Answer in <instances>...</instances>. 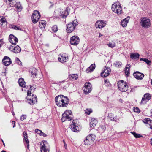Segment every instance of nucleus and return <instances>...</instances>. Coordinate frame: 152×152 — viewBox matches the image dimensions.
<instances>
[{
  "instance_id": "f257e3e1",
  "label": "nucleus",
  "mask_w": 152,
  "mask_h": 152,
  "mask_svg": "<svg viewBox=\"0 0 152 152\" xmlns=\"http://www.w3.org/2000/svg\"><path fill=\"white\" fill-rule=\"evenodd\" d=\"M55 101L57 106L62 107H67L69 102L67 97L65 96L62 95L56 96Z\"/></svg>"
},
{
  "instance_id": "f03ea898",
  "label": "nucleus",
  "mask_w": 152,
  "mask_h": 152,
  "mask_svg": "<svg viewBox=\"0 0 152 152\" xmlns=\"http://www.w3.org/2000/svg\"><path fill=\"white\" fill-rule=\"evenodd\" d=\"M111 10L113 12L118 15L123 13L121 5L118 2H115L112 5Z\"/></svg>"
},
{
  "instance_id": "7ed1b4c3",
  "label": "nucleus",
  "mask_w": 152,
  "mask_h": 152,
  "mask_svg": "<svg viewBox=\"0 0 152 152\" xmlns=\"http://www.w3.org/2000/svg\"><path fill=\"white\" fill-rule=\"evenodd\" d=\"M78 24L77 20H75L66 25V31L67 33L72 32L75 30L76 26Z\"/></svg>"
},
{
  "instance_id": "20e7f679",
  "label": "nucleus",
  "mask_w": 152,
  "mask_h": 152,
  "mask_svg": "<svg viewBox=\"0 0 152 152\" xmlns=\"http://www.w3.org/2000/svg\"><path fill=\"white\" fill-rule=\"evenodd\" d=\"M118 86L119 90L122 92L126 91L128 88L127 83L123 80H120L118 82Z\"/></svg>"
},
{
  "instance_id": "39448f33",
  "label": "nucleus",
  "mask_w": 152,
  "mask_h": 152,
  "mask_svg": "<svg viewBox=\"0 0 152 152\" xmlns=\"http://www.w3.org/2000/svg\"><path fill=\"white\" fill-rule=\"evenodd\" d=\"M72 119V112L71 110L65 111L62 114L61 120L62 122L66 121H70Z\"/></svg>"
},
{
  "instance_id": "423d86ee",
  "label": "nucleus",
  "mask_w": 152,
  "mask_h": 152,
  "mask_svg": "<svg viewBox=\"0 0 152 152\" xmlns=\"http://www.w3.org/2000/svg\"><path fill=\"white\" fill-rule=\"evenodd\" d=\"M140 24L142 28H148L151 26L150 20L146 17L142 18H141Z\"/></svg>"
},
{
  "instance_id": "0eeeda50",
  "label": "nucleus",
  "mask_w": 152,
  "mask_h": 152,
  "mask_svg": "<svg viewBox=\"0 0 152 152\" xmlns=\"http://www.w3.org/2000/svg\"><path fill=\"white\" fill-rule=\"evenodd\" d=\"M96 136L93 134H91L87 136L86 139L84 141V143L87 145H90L95 140Z\"/></svg>"
},
{
  "instance_id": "6e6552de",
  "label": "nucleus",
  "mask_w": 152,
  "mask_h": 152,
  "mask_svg": "<svg viewBox=\"0 0 152 152\" xmlns=\"http://www.w3.org/2000/svg\"><path fill=\"white\" fill-rule=\"evenodd\" d=\"M41 17L39 12L37 10L34 11L32 16V19L33 23H36L38 21Z\"/></svg>"
},
{
  "instance_id": "1a4fd4ad",
  "label": "nucleus",
  "mask_w": 152,
  "mask_h": 152,
  "mask_svg": "<svg viewBox=\"0 0 152 152\" xmlns=\"http://www.w3.org/2000/svg\"><path fill=\"white\" fill-rule=\"evenodd\" d=\"M80 39L79 37L76 35L72 37L70 39V42L71 45H77L80 42Z\"/></svg>"
},
{
  "instance_id": "9d476101",
  "label": "nucleus",
  "mask_w": 152,
  "mask_h": 152,
  "mask_svg": "<svg viewBox=\"0 0 152 152\" xmlns=\"http://www.w3.org/2000/svg\"><path fill=\"white\" fill-rule=\"evenodd\" d=\"M84 93L86 94L91 92V84L90 82L86 83L83 88Z\"/></svg>"
},
{
  "instance_id": "9b49d317",
  "label": "nucleus",
  "mask_w": 152,
  "mask_h": 152,
  "mask_svg": "<svg viewBox=\"0 0 152 152\" xmlns=\"http://www.w3.org/2000/svg\"><path fill=\"white\" fill-rule=\"evenodd\" d=\"M111 72V69L108 67H105L104 70L101 73V75L102 77H105L108 76Z\"/></svg>"
},
{
  "instance_id": "f8f14e48",
  "label": "nucleus",
  "mask_w": 152,
  "mask_h": 152,
  "mask_svg": "<svg viewBox=\"0 0 152 152\" xmlns=\"http://www.w3.org/2000/svg\"><path fill=\"white\" fill-rule=\"evenodd\" d=\"M68 58L66 54L63 53L58 56V60L62 63L66 62L68 61Z\"/></svg>"
},
{
  "instance_id": "ddd939ff",
  "label": "nucleus",
  "mask_w": 152,
  "mask_h": 152,
  "mask_svg": "<svg viewBox=\"0 0 152 152\" xmlns=\"http://www.w3.org/2000/svg\"><path fill=\"white\" fill-rule=\"evenodd\" d=\"M106 25V22L102 20H98L95 24L96 28H102L104 27Z\"/></svg>"
},
{
  "instance_id": "4468645a",
  "label": "nucleus",
  "mask_w": 152,
  "mask_h": 152,
  "mask_svg": "<svg viewBox=\"0 0 152 152\" xmlns=\"http://www.w3.org/2000/svg\"><path fill=\"white\" fill-rule=\"evenodd\" d=\"M133 75L135 78L137 80L142 79L144 76L143 74L138 71L134 72L133 74Z\"/></svg>"
},
{
  "instance_id": "2eb2a0df",
  "label": "nucleus",
  "mask_w": 152,
  "mask_h": 152,
  "mask_svg": "<svg viewBox=\"0 0 152 152\" xmlns=\"http://www.w3.org/2000/svg\"><path fill=\"white\" fill-rule=\"evenodd\" d=\"M70 128L71 130L75 132H78L80 131L79 128L78 126V124L72 122L70 125Z\"/></svg>"
},
{
  "instance_id": "dca6fc26",
  "label": "nucleus",
  "mask_w": 152,
  "mask_h": 152,
  "mask_svg": "<svg viewBox=\"0 0 152 152\" xmlns=\"http://www.w3.org/2000/svg\"><path fill=\"white\" fill-rule=\"evenodd\" d=\"M2 62L5 66H8L12 63L11 59L8 56H5L2 60Z\"/></svg>"
},
{
  "instance_id": "f3484780",
  "label": "nucleus",
  "mask_w": 152,
  "mask_h": 152,
  "mask_svg": "<svg viewBox=\"0 0 152 152\" xmlns=\"http://www.w3.org/2000/svg\"><path fill=\"white\" fill-rule=\"evenodd\" d=\"M10 42L13 45H15L18 42V39L12 34H10L9 37Z\"/></svg>"
},
{
  "instance_id": "a211bd4d",
  "label": "nucleus",
  "mask_w": 152,
  "mask_h": 152,
  "mask_svg": "<svg viewBox=\"0 0 152 152\" xmlns=\"http://www.w3.org/2000/svg\"><path fill=\"white\" fill-rule=\"evenodd\" d=\"M43 145L40 147L41 152H49V150L48 149H46V145L48 144L47 141H43Z\"/></svg>"
},
{
  "instance_id": "6ab92c4d",
  "label": "nucleus",
  "mask_w": 152,
  "mask_h": 152,
  "mask_svg": "<svg viewBox=\"0 0 152 152\" xmlns=\"http://www.w3.org/2000/svg\"><path fill=\"white\" fill-rule=\"evenodd\" d=\"M130 18L129 16H127L126 18L124 19L121 20V25L123 27H126V26Z\"/></svg>"
},
{
  "instance_id": "aec40b11",
  "label": "nucleus",
  "mask_w": 152,
  "mask_h": 152,
  "mask_svg": "<svg viewBox=\"0 0 152 152\" xmlns=\"http://www.w3.org/2000/svg\"><path fill=\"white\" fill-rule=\"evenodd\" d=\"M13 47V52L14 53H17L20 52L21 51V48L19 46L15 45V46L10 47H9V49H11V48L12 49Z\"/></svg>"
},
{
  "instance_id": "412c9836",
  "label": "nucleus",
  "mask_w": 152,
  "mask_h": 152,
  "mask_svg": "<svg viewBox=\"0 0 152 152\" xmlns=\"http://www.w3.org/2000/svg\"><path fill=\"white\" fill-rule=\"evenodd\" d=\"M97 122V120L95 118H92L91 119V121H90V126L91 129H93L94 128Z\"/></svg>"
},
{
  "instance_id": "4be33fe9",
  "label": "nucleus",
  "mask_w": 152,
  "mask_h": 152,
  "mask_svg": "<svg viewBox=\"0 0 152 152\" xmlns=\"http://www.w3.org/2000/svg\"><path fill=\"white\" fill-rule=\"evenodd\" d=\"M0 21L1 23V26L4 27L7 26V22L5 17L2 16L0 17Z\"/></svg>"
},
{
  "instance_id": "5701e85b",
  "label": "nucleus",
  "mask_w": 152,
  "mask_h": 152,
  "mask_svg": "<svg viewBox=\"0 0 152 152\" xmlns=\"http://www.w3.org/2000/svg\"><path fill=\"white\" fill-rule=\"evenodd\" d=\"M27 101L29 104L33 105L37 102V97L33 98L32 99L30 98L29 99L28 98L27 100Z\"/></svg>"
},
{
  "instance_id": "b1692460",
  "label": "nucleus",
  "mask_w": 152,
  "mask_h": 152,
  "mask_svg": "<svg viewBox=\"0 0 152 152\" xmlns=\"http://www.w3.org/2000/svg\"><path fill=\"white\" fill-rule=\"evenodd\" d=\"M95 64H92L91 66L88 67L86 70L87 73H88L92 72L95 69Z\"/></svg>"
},
{
  "instance_id": "393cba45",
  "label": "nucleus",
  "mask_w": 152,
  "mask_h": 152,
  "mask_svg": "<svg viewBox=\"0 0 152 152\" xmlns=\"http://www.w3.org/2000/svg\"><path fill=\"white\" fill-rule=\"evenodd\" d=\"M18 12H20L22 9V7L20 2H17L15 5H14Z\"/></svg>"
},
{
  "instance_id": "a878e982",
  "label": "nucleus",
  "mask_w": 152,
  "mask_h": 152,
  "mask_svg": "<svg viewBox=\"0 0 152 152\" xmlns=\"http://www.w3.org/2000/svg\"><path fill=\"white\" fill-rule=\"evenodd\" d=\"M143 122L145 124H148L150 126V128L152 129V127H151L152 126V121L149 118H145L142 120Z\"/></svg>"
},
{
  "instance_id": "bb28decb",
  "label": "nucleus",
  "mask_w": 152,
  "mask_h": 152,
  "mask_svg": "<svg viewBox=\"0 0 152 152\" xmlns=\"http://www.w3.org/2000/svg\"><path fill=\"white\" fill-rule=\"evenodd\" d=\"M69 77L70 79L73 80H76L78 78V75L76 74L69 75Z\"/></svg>"
},
{
  "instance_id": "cd10ccee",
  "label": "nucleus",
  "mask_w": 152,
  "mask_h": 152,
  "mask_svg": "<svg viewBox=\"0 0 152 152\" xmlns=\"http://www.w3.org/2000/svg\"><path fill=\"white\" fill-rule=\"evenodd\" d=\"M140 55L137 53H132L130 54V57L132 59H135L139 58Z\"/></svg>"
},
{
  "instance_id": "c85d7f7f",
  "label": "nucleus",
  "mask_w": 152,
  "mask_h": 152,
  "mask_svg": "<svg viewBox=\"0 0 152 152\" xmlns=\"http://www.w3.org/2000/svg\"><path fill=\"white\" fill-rule=\"evenodd\" d=\"M23 139L24 141L25 142L26 144H28V143H29V141L27 133L26 132L24 131L23 132Z\"/></svg>"
},
{
  "instance_id": "c756f323",
  "label": "nucleus",
  "mask_w": 152,
  "mask_h": 152,
  "mask_svg": "<svg viewBox=\"0 0 152 152\" xmlns=\"http://www.w3.org/2000/svg\"><path fill=\"white\" fill-rule=\"evenodd\" d=\"M18 83L20 86L22 87H25V82L23 79L20 78L18 80Z\"/></svg>"
},
{
  "instance_id": "7c9ffc66",
  "label": "nucleus",
  "mask_w": 152,
  "mask_h": 152,
  "mask_svg": "<svg viewBox=\"0 0 152 152\" xmlns=\"http://www.w3.org/2000/svg\"><path fill=\"white\" fill-rule=\"evenodd\" d=\"M30 71L33 77H36L37 71V69L34 68H32L31 69Z\"/></svg>"
},
{
  "instance_id": "2f4dec72",
  "label": "nucleus",
  "mask_w": 152,
  "mask_h": 152,
  "mask_svg": "<svg viewBox=\"0 0 152 152\" xmlns=\"http://www.w3.org/2000/svg\"><path fill=\"white\" fill-rule=\"evenodd\" d=\"M46 22L45 20H41L39 22V26L42 28H45Z\"/></svg>"
},
{
  "instance_id": "473e14b6",
  "label": "nucleus",
  "mask_w": 152,
  "mask_h": 152,
  "mask_svg": "<svg viewBox=\"0 0 152 152\" xmlns=\"http://www.w3.org/2000/svg\"><path fill=\"white\" fill-rule=\"evenodd\" d=\"M69 14V11L68 10V8H66L64 12V13L62 12V14H61V17L64 18H66Z\"/></svg>"
},
{
  "instance_id": "72a5a7b5",
  "label": "nucleus",
  "mask_w": 152,
  "mask_h": 152,
  "mask_svg": "<svg viewBox=\"0 0 152 152\" xmlns=\"http://www.w3.org/2000/svg\"><path fill=\"white\" fill-rule=\"evenodd\" d=\"M130 67V65L129 64H127L126 66L125 67V72L126 74L127 75H129V74Z\"/></svg>"
},
{
  "instance_id": "f704fd0d",
  "label": "nucleus",
  "mask_w": 152,
  "mask_h": 152,
  "mask_svg": "<svg viewBox=\"0 0 152 152\" xmlns=\"http://www.w3.org/2000/svg\"><path fill=\"white\" fill-rule=\"evenodd\" d=\"M10 28L16 30H21V28L20 26L14 25H11Z\"/></svg>"
},
{
  "instance_id": "c9c22d12",
  "label": "nucleus",
  "mask_w": 152,
  "mask_h": 152,
  "mask_svg": "<svg viewBox=\"0 0 152 152\" xmlns=\"http://www.w3.org/2000/svg\"><path fill=\"white\" fill-rule=\"evenodd\" d=\"M143 97L148 101L151 99V96L149 93H146L144 95Z\"/></svg>"
},
{
  "instance_id": "e433bc0d",
  "label": "nucleus",
  "mask_w": 152,
  "mask_h": 152,
  "mask_svg": "<svg viewBox=\"0 0 152 152\" xmlns=\"http://www.w3.org/2000/svg\"><path fill=\"white\" fill-rule=\"evenodd\" d=\"M131 133L136 138H140L142 137L140 134H138L134 132H131Z\"/></svg>"
},
{
  "instance_id": "4c0bfd02",
  "label": "nucleus",
  "mask_w": 152,
  "mask_h": 152,
  "mask_svg": "<svg viewBox=\"0 0 152 152\" xmlns=\"http://www.w3.org/2000/svg\"><path fill=\"white\" fill-rule=\"evenodd\" d=\"M108 119L110 121H113V114L112 113H109L107 116Z\"/></svg>"
},
{
  "instance_id": "58836bf2",
  "label": "nucleus",
  "mask_w": 152,
  "mask_h": 152,
  "mask_svg": "<svg viewBox=\"0 0 152 152\" xmlns=\"http://www.w3.org/2000/svg\"><path fill=\"white\" fill-rule=\"evenodd\" d=\"M148 101L147 100L145 99V98L143 97L142 98V100L140 102V104H145L146 103V102Z\"/></svg>"
},
{
  "instance_id": "ea45409f",
  "label": "nucleus",
  "mask_w": 152,
  "mask_h": 152,
  "mask_svg": "<svg viewBox=\"0 0 152 152\" xmlns=\"http://www.w3.org/2000/svg\"><path fill=\"white\" fill-rule=\"evenodd\" d=\"M52 30L54 32H56L58 30V28L57 26L56 25L53 26L52 27Z\"/></svg>"
},
{
  "instance_id": "a19ab883",
  "label": "nucleus",
  "mask_w": 152,
  "mask_h": 152,
  "mask_svg": "<svg viewBox=\"0 0 152 152\" xmlns=\"http://www.w3.org/2000/svg\"><path fill=\"white\" fill-rule=\"evenodd\" d=\"M122 64L121 62L119 61H116L115 63V66L117 67H120Z\"/></svg>"
},
{
  "instance_id": "79ce46f5",
  "label": "nucleus",
  "mask_w": 152,
  "mask_h": 152,
  "mask_svg": "<svg viewBox=\"0 0 152 152\" xmlns=\"http://www.w3.org/2000/svg\"><path fill=\"white\" fill-rule=\"evenodd\" d=\"M108 46L111 48H113L115 46V44L114 42H110L107 44Z\"/></svg>"
},
{
  "instance_id": "37998d69",
  "label": "nucleus",
  "mask_w": 152,
  "mask_h": 152,
  "mask_svg": "<svg viewBox=\"0 0 152 152\" xmlns=\"http://www.w3.org/2000/svg\"><path fill=\"white\" fill-rule=\"evenodd\" d=\"M85 112L86 114L89 115L92 112V111L91 109H86L85 110Z\"/></svg>"
},
{
  "instance_id": "c03bdc74",
  "label": "nucleus",
  "mask_w": 152,
  "mask_h": 152,
  "mask_svg": "<svg viewBox=\"0 0 152 152\" xmlns=\"http://www.w3.org/2000/svg\"><path fill=\"white\" fill-rule=\"evenodd\" d=\"M99 129L101 132H103L106 129V127L104 125H102Z\"/></svg>"
},
{
  "instance_id": "a18cd8bd",
  "label": "nucleus",
  "mask_w": 152,
  "mask_h": 152,
  "mask_svg": "<svg viewBox=\"0 0 152 152\" xmlns=\"http://www.w3.org/2000/svg\"><path fill=\"white\" fill-rule=\"evenodd\" d=\"M104 85L107 86H111V84L107 80H104Z\"/></svg>"
},
{
  "instance_id": "49530a36",
  "label": "nucleus",
  "mask_w": 152,
  "mask_h": 152,
  "mask_svg": "<svg viewBox=\"0 0 152 152\" xmlns=\"http://www.w3.org/2000/svg\"><path fill=\"white\" fill-rule=\"evenodd\" d=\"M16 61L18 64L20 65H22V63L19 60V59L18 58H16Z\"/></svg>"
},
{
  "instance_id": "de8ad7c7",
  "label": "nucleus",
  "mask_w": 152,
  "mask_h": 152,
  "mask_svg": "<svg viewBox=\"0 0 152 152\" xmlns=\"http://www.w3.org/2000/svg\"><path fill=\"white\" fill-rule=\"evenodd\" d=\"M134 111L135 112L139 113L140 112V110L139 108L137 107H134L133 109Z\"/></svg>"
},
{
  "instance_id": "09e8293b",
  "label": "nucleus",
  "mask_w": 152,
  "mask_h": 152,
  "mask_svg": "<svg viewBox=\"0 0 152 152\" xmlns=\"http://www.w3.org/2000/svg\"><path fill=\"white\" fill-rule=\"evenodd\" d=\"M144 61L146 62L148 65H150L151 62L147 58H144Z\"/></svg>"
},
{
  "instance_id": "8fccbe9b",
  "label": "nucleus",
  "mask_w": 152,
  "mask_h": 152,
  "mask_svg": "<svg viewBox=\"0 0 152 152\" xmlns=\"http://www.w3.org/2000/svg\"><path fill=\"white\" fill-rule=\"evenodd\" d=\"M26 115H23L20 117V120L21 121H23L26 118Z\"/></svg>"
},
{
  "instance_id": "3c124183",
  "label": "nucleus",
  "mask_w": 152,
  "mask_h": 152,
  "mask_svg": "<svg viewBox=\"0 0 152 152\" xmlns=\"http://www.w3.org/2000/svg\"><path fill=\"white\" fill-rule=\"evenodd\" d=\"M9 1V3L10 4V5L12 7H13L14 6V4H12V3H14L15 1L13 0H8Z\"/></svg>"
},
{
  "instance_id": "603ef678",
  "label": "nucleus",
  "mask_w": 152,
  "mask_h": 152,
  "mask_svg": "<svg viewBox=\"0 0 152 152\" xmlns=\"http://www.w3.org/2000/svg\"><path fill=\"white\" fill-rule=\"evenodd\" d=\"M119 121V119L118 118V117L117 116H115V117H113V121H114L115 122H117Z\"/></svg>"
},
{
  "instance_id": "864d4df0",
  "label": "nucleus",
  "mask_w": 152,
  "mask_h": 152,
  "mask_svg": "<svg viewBox=\"0 0 152 152\" xmlns=\"http://www.w3.org/2000/svg\"><path fill=\"white\" fill-rule=\"evenodd\" d=\"M35 132L40 135L42 132V131L38 129H36L35 130Z\"/></svg>"
},
{
  "instance_id": "5fc2aeb1",
  "label": "nucleus",
  "mask_w": 152,
  "mask_h": 152,
  "mask_svg": "<svg viewBox=\"0 0 152 152\" xmlns=\"http://www.w3.org/2000/svg\"><path fill=\"white\" fill-rule=\"evenodd\" d=\"M40 135L41 136H43L44 137H46L47 136V135L45 133H43L42 131Z\"/></svg>"
},
{
  "instance_id": "6e6d98bb",
  "label": "nucleus",
  "mask_w": 152,
  "mask_h": 152,
  "mask_svg": "<svg viewBox=\"0 0 152 152\" xmlns=\"http://www.w3.org/2000/svg\"><path fill=\"white\" fill-rule=\"evenodd\" d=\"M27 96H30L31 94V92L29 90H28L27 92Z\"/></svg>"
},
{
  "instance_id": "4d7b16f0",
  "label": "nucleus",
  "mask_w": 152,
  "mask_h": 152,
  "mask_svg": "<svg viewBox=\"0 0 152 152\" xmlns=\"http://www.w3.org/2000/svg\"><path fill=\"white\" fill-rule=\"evenodd\" d=\"M12 123L13 125V127H15V122L14 121H12Z\"/></svg>"
},
{
  "instance_id": "13d9d810",
  "label": "nucleus",
  "mask_w": 152,
  "mask_h": 152,
  "mask_svg": "<svg viewBox=\"0 0 152 152\" xmlns=\"http://www.w3.org/2000/svg\"><path fill=\"white\" fill-rule=\"evenodd\" d=\"M63 141L64 142V146L65 147V148L66 149V148H67L66 144L65 142V141L64 140H63Z\"/></svg>"
},
{
  "instance_id": "bf43d9fd",
  "label": "nucleus",
  "mask_w": 152,
  "mask_h": 152,
  "mask_svg": "<svg viewBox=\"0 0 152 152\" xmlns=\"http://www.w3.org/2000/svg\"><path fill=\"white\" fill-rule=\"evenodd\" d=\"M27 145V148L28 149L29 148V143H28V144H26Z\"/></svg>"
},
{
  "instance_id": "052dcab7",
  "label": "nucleus",
  "mask_w": 152,
  "mask_h": 152,
  "mask_svg": "<svg viewBox=\"0 0 152 152\" xmlns=\"http://www.w3.org/2000/svg\"><path fill=\"white\" fill-rule=\"evenodd\" d=\"M99 37H101V36H102V34H101L100 33H99Z\"/></svg>"
},
{
  "instance_id": "680f3d73",
  "label": "nucleus",
  "mask_w": 152,
  "mask_h": 152,
  "mask_svg": "<svg viewBox=\"0 0 152 152\" xmlns=\"http://www.w3.org/2000/svg\"><path fill=\"white\" fill-rule=\"evenodd\" d=\"M144 58H141L140 59V61H144Z\"/></svg>"
},
{
  "instance_id": "e2e57ef3",
  "label": "nucleus",
  "mask_w": 152,
  "mask_h": 152,
  "mask_svg": "<svg viewBox=\"0 0 152 152\" xmlns=\"http://www.w3.org/2000/svg\"><path fill=\"white\" fill-rule=\"evenodd\" d=\"M65 82V81L64 80H63V81H59V83H63L64 82Z\"/></svg>"
},
{
  "instance_id": "0e129e2a",
  "label": "nucleus",
  "mask_w": 152,
  "mask_h": 152,
  "mask_svg": "<svg viewBox=\"0 0 152 152\" xmlns=\"http://www.w3.org/2000/svg\"><path fill=\"white\" fill-rule=\"evenodd\" d=\"M150 142L151 143V145H152V139H151L150 140Z\"/></svg>"
},
{
  "instance_id": "69168bd1",
  "label": "nucleus",
  "mask_w": 152,
  "mask_h": 152,
  "mask_svg": "<svg viewBox=\"0 0 152 152\" xmlns=\"http://www.w3.org/2000/svg\"><path fill=\"white\" fill-rule=\"evenodd\" d=\"M32 87V86H30V90H31L32 89L31 88Z\"/></svg>"
},
{
  "instance_id": "338daca9",
  "label": "nucleus",
  "mask_w": 152,
  "mask_h": 152,
  "mask_svg": "<svg viewBox=\"0 0 152 152\" xmlns=\"http://www.w3.org/2000/svg\"><path fill=\"white\" fill-rule=\"evenodd\" d=\"M151 115L152 116V110H151Z\"/></svg>"
},
{
  "instance_id": "774afa93",
  "label": "nucleus",
  "mask_w": 152,
  "mask_h": 152,
  "mask_svg": "<svg viewBox=\"0 0 152 152\" xmlns=\"http://www.w3.org/2000/svg\"><path fill=\"white\" fill-rule=\"evenodd\" d=\"M12 114L13 115H15L14 113L13 112H12Z\"/></svg>"
}]
</instances>
